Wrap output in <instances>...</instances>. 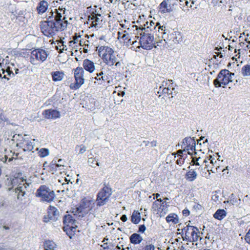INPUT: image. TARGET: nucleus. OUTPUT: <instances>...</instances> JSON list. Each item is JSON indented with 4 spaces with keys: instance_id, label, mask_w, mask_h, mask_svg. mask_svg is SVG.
<instances>
[{
    "instance_id": "obj_1",
    "label": "nucleus",
    "mask_w": 250,
    "mask_h": 250,
    "mask_svg": "<svg viewBox=\"0 0 250 250\" xmlns=\"http://www.w3.org/2000/svg\"><path fill=\"white\" fill-rule=\"evenodd\" d=\"M67 19L72 21L73 18L69 17H49L46 21L42 22L41 30L42 33L46 36L53 37L57 32L64 30L68 23Z\"/></svg>"
},
{
    "instance_id": "obj_2",
    "label": "nucleus",
    "mask_w": 250,
    "mask_h": 250,
    "mask_svg": "<svg viewBox=\"0 0 250 250\" xmlns=\"http://www.w3.org/2000/svg\"><path fill=\"white\" fill-rule=\"evenodd\" d=\"M78 208L72 209L70 213L64 216L63 223L65 226L63 229L65 231L70 238H72L75 235L77 230V220H78Z\"/></svg>"
},
{
    "instance_id": "obj_3",
    "label": "nucleus",
    "mask_w": 250,
    "mask_h": 250,
    "mask_svg": "<svg viewBox=\"0 0 250 250\" xmlns=\"http://www.w3.org/2000/svg\"><path fill=\"white\" fill-rule=\"evenodd\" d=\"M99 56L104 60V62L109 65H116L119 63L117 62V59L114 50L107 46H99L97 47Z\"/></svg>"
},
{
    "instance_id": "obj_4",
    "label": "nucleus",
    "mask_w": 250,
    "mask_h": 250,
    "mask_svg": "<svg viewBox=\"0 0 250 250\" xmlns=\"http://www.w3.org/2000/svg\"><path fill=\"white\" fill-rule=\"evenodd\" d=\"M139 33L140 35L139 46L147 50L152 49L157 42L154 40V33H152V30L146 29L144 31H142V33Z\"/></svg>"
},
{
    "instance_id": "obj_5",
    "label": "nucleus",
    "mask_w": 250,
    "mask_h": 250,
    "mask_svg": "<svg viewBox=\"0 0 250 250\" xmlns=\"http://www.w3.org/2000/svg\"><path fill=\"white\" fill-rule=\"evenodd\" d=\"M234 74L230 72L227 69L220 71L217 77L214 80L213 83L216 87H225L229 82L232 81Z\"/></svg>"
},
{
    "instance_id": "obj_6",
    "label": "nucleus",
    "mask_w": 250,
    "mask_h": 250,
    "mask_svg": "<svg viewBox=\"0 0 250 250\" xmlns=\"http://www.w3.org/2000/svg\"><path fill=\"white\" fill-rule=\"evenodd\" d=\"M178 8L177 0H163L158 7V12L162 14L175 13Z\"/></svg>"
},
{
    "instance_id": "obj_7",
    "label": "nucleus",
    "mask_w": 250,
    "mask_h": 250,
    "mask_svg": "<svg viewBox=\"0 0 250 250\" xmlns=\"http://www.w3.org/2000/svg\"><path fill=\"white\" fill-rule=\"evenodd\" d=\"M182 232L184 240L196 242L199 239V231L196 227L188 225L182 229Z\"/></svg>"
},
{
    "instance_id": "obj_8",
    "label": "nucleus",
    "mask_w": 250,
    "mask_h": 250,
    "mask_svg": "<svg viewBox=\"0 0 250 250\" xmlns=\"http://www.w3.org/2000/svg\"><path fill=\"white\" fill-rule=\"evenodd\" d=\"M12 140L16 142L17 146L22 148L24 151H32L34 147L35 140H29L23 138L21 135L15 134Z\"/></svg>"
},
{
    "instance_id": "obj_9",
    "label": "nucleus",
    "mask_w": 250,
    "mask_h": 250,
    "mask_svg": "<svg viewBox=\"0 0 250 250\" xmlns=\"http://www.w3.org/2000/svg\"><path fill=\"white\" fill-rule=\"evenodd\" d=\"M95 201L91 197L83 198L79 204V217L88 214L94 207Z\"/></svg>"
},
{
    "instance_id": "obj_10",
    "label": "nucleus",
    "mask_w": 250,
    "mask_h": 250,
    "mask_svg": "<svg viewBox=\"0 0 250 250\" xmlns=\"http://www.w3.org/2000/svg\"><path fill=\"white\" fill-rule=\"evenodd\" d=\"M36 194V196L41 197L43 201L47 202H52L55 197L54 191L45 185L41 186Z\"/></svg>"
},
{
    "instance_id": "obj_11",
    "label": "nucleus",
    "mask_w": 250,
    "mask_h": 250,
    "mask_svg": "<svg viewBox=\"0 0 250 250\" xmlns=\"http://www.w3.org/2000/svg\"><path fill=\"white\" fill-rule=\"evenodd\" d=\"M49 53L47 51L41 48L35 49L31 53L30 62L32 64H36V61L43 62L46 60Z\"/></svg>"
},
{
    "instance_id": "obj_12",
    "label": "nucleus",
    "mask_w": 250,
    "mask_h": 250,
    "mask_svg": "<svg viewBox=\"0 0 250 250\" xmlns=\"http://www.w3.org/2000/svg\"><path fill=\"white\" fill-rule=\"evenodd\" d=\"M112 194L111 188L104 186L99 192L97 197V206H102L106 204Z\"/></svg>"
},
{
    "instance_id": "obj_13",
    "label": "nucleus",
    "mask_w": 250,
    "mask_h": 250,
    "mask_svg": "<svg viewBox=\"0 0 250 250\" xmlns=\"http://www.w3.org/2000/svg\"><path fill=\"white\" fill-rule=\"evenodd\" d=\"M122 26L124 28H127V30L119 31L118 32V39H123L125 45L129 46L133 38L131 31L134 28L132 27V26L128 27V25L126 24H123Z\"/></svg>"
},
{
    "instance_id": "obj_14",
    "label": "nucleus",
    "mask_w": 250,
    "mask_h": 250,
    "mask_svg": "<svg viewBox=\"0 0 250 250\" xmlns=\"http://www.w3.org/2000/svg\"><path fill=\"white\" fill-rule=\"evenodd\" d=\"M196 142L191 137L185 138L182 142V147L184 148L185 152L187 151L189 155H192L195 152Z\"/></svg>"
},
{
    "instance_id": "obj_15",
    "label": "nucleus",
    "mask_w": 250,
    "mask_h": 250,
    "mask_svg": "<svg viewBox=\"0 0 250 250\" xmlns=\"http://www.w3.org/2000/svg\"><path fill=\"white\" fill-rule=\"evenodd\" d=\"M137 22L139 25H132V27L135 28V30L137 31V33H142V31H144L145 30H146V29H148L149 30H152V29H150L149 20L142 21V17H138V20H137ZM152 32L154 33V31H152Z\"/></svg>"
},
{
    "instance_id": "obj_16",
    "label": "nucleus",
    "mask_w": 250,
    "mask_h": 250,
    "mask_svg": "<svg viewBox=\"0 0 250 250\" xmlns=\"http://www.w3.org/2000/svg\"><path fill=\"white\" fill-rule=\"evenodd\" d=\"M45 118L47 119H56L61 117V113L55 109H49L45 110L42 113Z\"/></svg>"
},
{
    "instance_id": "obj_17",
    "label": "nucleus",
    "mask_w": 250,
    "mask_h": 250,
    "mask_svg": "<svg viewBox=\"0 0 250 250\" xmlns=\"http://www.w3.org/2000/svg\"><path fill=\"white\" fill-rule=\"evenodd\" d=\"M77 34H75V36L74 37L73 40L69 42V49L70 52L71 53V55L75 57V58L77 61H78V49H77Z\"/></svg>"
},
{
    "instance_id": "obj_18",
    "label": "nucleus",
    "mask_w": 250,
    "mask_h": 250,
    "mask_svg": "<svg viewBox=\"0 0 250 250\" xmlns=\"http://www.w3.org/2000/svg\"><path fill=\"white\" fill-rule=\"evenodd\" d=\"M88 18V23L91 27H94L96 28H99L102 26L103 19L98 17H87Z\"/></svg>"
},
{
    "instance_id": "obj_19",
    "label": "nucleus",
    "mask_w": 250,
    "mask_h": 250,
    "mask_svg": "<svg viewBox=\"0 0 250 250\" xmlns=\"http://www.w3.org/2000/svg\"><path fill=\"white\" fill-rule=\"evenodd\" d=\"M84 16H101L99 13V10L97 9V6L94 5L93 7L91 6H88L84 13Z\"/></svg>"
},
{
    "instance_id": "obj_20",
    "label": "nucleus",
    "mask_w": 250,
    "mask_h": 250,
    "mask_svg": "<svg viewBox=\"0 0 250 250\" xmlns=\"http://www.w3.org/2000/svg\"><path fill=\"white\" fill-rule=\"evenodd\" d=\"M166 221L170 225H175L179 222V217L178 215L173 213L169 214L166 218Z\"/></svg>"
},
{
    "instance_id": "obj_21",
    "label": "nucleus",
    "mask_w": 250,
    "mask_h": 250,
    "mask_svg": "<svg viewBox=\"0 0 250 250\" xmlns=\"http://www.w3.org/2000/svg\"><path fill=\"white\" fill-rule=\"evenodd\" d=\"M83 66L85 70L92 73L95 70L94 63L89 60L86 59L83 61Z\"/></svg>"
},
{
    "instance_id": "obj_22",
    "label": "nucleus",
    "mask_w": 250,
    "mask_h": 250,
    "mask_svg": "<svg viewBox=\"0 0 250 250\" xmlns=\"http://www.w3.org/2000/svg\"><path fill=\"white\" fill-rule=\"evenodd\" d=\"M48 216L50 220H56L59 216V211L55 207H50L48 211Z\"/></svg>"
},
{
    "instance_id": "obj_23",
    "label": "nucleus",
    "mask_w": 250,
    "mask_h": 250,
    "mask_svg": "<svg viewBox=\"0 0 250 250\" xmlns=\"http://www.w3.org/2000/svg\"><path fill=\"white\" fill-rule=\"evenodd\" d=\"M197 177V173L194 169L188 171L185 175L186 179L189 182H193Z\"/></svg>"
},
{
    "instance_id": "obj_24",
    "label": "nucleus",
    "mask_w": 250,
    "mask_h": 250,
    "mask_svg": "<svg viewBox=\"0 0 250 250\" xmlns=\"http://www.w3.org/2000/svg\"><path fill=\"white\" fill-rule=\"evenodd\" d=\"M28 186V184L27 183L23 184V186H21L20 185L15 189V192L18 193L17 198H21V193H22V196H24L26 191L25 189Z\"/></svg>"
},
{
    "instance_id": "obj_25",
    "label": "nucleus",
    "mask_w": 250,
    "mask_h": 250,
    "mask_svg": "<svg viewBox=\"0 0 250 250\" xmlns=\"http://www.w3.org/2000/svg\"><path fill=\"white\" fill-rule=\"evenodd\" d=\"M170 38L173 40V42L176 43H179L182 41V37L181 32L176 30L174 31L170 34Z\"/></svg>"
},
{
    "instance_id": "obj_26",
    "label": "nucleus",
    "mask_w": 250,
    "mask_h": 250,
    "mask_svg": "<svg viewBox=\"0 0 250 250\" xmlns=\"http://www.w3.org/2000/svg\"><path fill=\"white\" fill-rule=\"evenodd\" d=\"M129 239L130 242L134 245L139 244L143 240L142 237L137 233L132 234Z\"/></svg>"
},
{
    "instance_id": "obj_27",
    "label": "nucleus",
    "mask_w": 250,
    "mask_h": 250,
    "mask_svg": "<svg viewBox=\"0 0 250 250\" xmlns=\"http://www.w3.org/2000/svg\"><path fill=\"white\" fill-rule=\"evenodd\" d=\"M241 199H238L237 198H236L233 193L230 194V195L229 196V200L227 201L224 202L225 203H230L232 205H235L236 206H239L241 204Z\"/></svg>"
},
{
    "instance_id": "obj_28",
    "label": "nucleus",
    "mask_w": 250,
    "mask_h": 250,
    "mask_svg": "<svg viewBox=\"0 0 250 250\" xmlns=\"http://www.w3.org/2000/svg\"><path fill=\"white\" fill-rule=\"evenodd\" d=\"M48 7V3L45 0H42L40 2L37 7V10L39 14H42L45 12Z\"/></svg>"
},
{
    "instance_id": "obj_29",
    "label": "nucleus",
    "mask_w": 250,
    "mask_h": 250,
    "mask_svg": "<svg viewBox=\"0 0 250 250\" xmlns=\"http://www.w3.org/2000/svg\"><path fill=\"white\" fill-rule=\"evenodd\" d=\"M9 66L6 67V72L9 76H14V74L13 73V71H14L15 74L18 73L19 69L16 68L14 65V64L12 62H9Z\"/></svg>"
},
{
    "instance_id": "obj_30",
    "label": "nucleus",
    "mask_w": 250,
    "mask_h": 250,
    "mask_svg": "<svg viewBox=\"0 0 250 250\" xmlns=\"http://www.w3.org/2000/svg\"><path fill=\"white\" fill-rule=\"evenodd\" d=\"M57 245L53 241L45 240L43 244V248L45 250H55Z\"/></svg>"
},
{
    "instance_id": "obj_31",
    "label": "nucleus",
    "mask_w": 250,
    "mask_h": 250,
    "mask_svg": "<svg viewBox=\"0 0 250 250\" xmlns=\"http://www.w3.org/2000/svg\"><path fill=\"white\" fill-rule=\"evenodd\" d=\"M227 215V212L224 209H218L213 214V217L219 220H221Z\"/></svg>"
},
{
    "instance_id": "obj_32",
    "label": "nucleus",
    "mask_w": 250,
    "mask_h": 250,
    "mask_svg": "<svg viewBox=\"0 0 250 250\" xmlns=\"http://www.w3.org/2000/svg\"><path fill=\"white\" fill-rule=\"evenodd\" d=\"M169 206V203L161 202L159 208V213L161 216H163L168 211Z\"/></svg>"
},
{
    "instance_id": "obj_33",
    "label": "nucleus",
    "mask_w": 250,
    "mask_h": 250,
    "mask_svg": "<svg viewBox=\"0 0 250 250\" xmlns=\"http://www.w3.org/2000/svg\"><path fill=\"white\" fill-rule=\"evenodd\" d=\"M131 220L134 224H138L141 221L140 213L138 211H134L131 216Z\"/></svg>"
},
{
    "instance_id": "obj_34",
    "label": "nucleus",
    "mask_w": 250,
    "mask_h": 250,
    "mask_svg": "<svg viewBox=\"0 0 250 250\" xmlns=\"http://www.w3.org/2000/svg\"><path fill=\"white\" fill-rule=\"evenodd\" d=\"M64 76V74L60 71H55L52 73V79L54 81H61Z\"/></svg>"
},
{
    "instance_id": "obj_35",
    "label": "nucleus",
    "mask_w": 250,
    "mask_h": 250,
    "mask_svg": "<svg viewBox=\"0 0 250 250\" xmlns=\"http://www.w3.org/2000/svg\"><path fill=\"white\" fill-rule=\"evenodd\" d=\"M75 72L74 73V77L75 79V83H72L70 84V88L71 89H77L78 88V73H76V71L78 70V67H77L74 69Z\"/></svg>"
},
{
    "instance_id": "obj_36",
    "label": "nucleus",
    "mask_w": 250,
    "mask_h": 250,
    "mask_svg": "<svg viewBox=\"0 0 250 250\" xmlns=\"http://www.w3.org/2000/svg\"><path fill=\"white\" fill-rule=\"evenodd\" d=\"M192 208L193 211L198 213H201L204 211V208L202 205L198 203L194 202Z\"/></svg>"
},
{
    "instance_id": "obj_37",
    "label": "nucleus",
    "mask_w": 250,
    "mask_h": 250,
    "mask_svg": "<svg viewBox=\"0 0 250 250\" xmlns=\"http://www.w3.org/2000/svg\"><path fill=\"white\" fill-rule=\"evenodd\" d=\"M242 74L243 76H250V65L246 64L245 65L241 70Z\"/></svg>"
},
{
    "instance_id": "obj_38",
    "label": "nucleus",
    "mask_w": 250,
    "mask_h": 250,
    "mask_svg": "<svg viewBox=\"0 0 250 250\" xmlns=\"http://www.w3.org/2000/svg\"><path fill=\"white\" fill-rule=\"evenodd\" d=\"M162 202V200L160 198L159 199H157L155 202H153L152 208L154 211H157L159 213V208L160 206L161 203Z\"/></svg>"
},
{
    "instance_id": "obj_39",
    "label": "nucleus",
    "mask_w": 250,
    "mask_h": 250,
    "mask_svg": "<svg viewBox=\"0 0 250 250\" xmlns=\"http://www.w3.org/2000/svg\"><path fill=\"white\" fill-rule=\"evenodd\" d=\"M129 45H131L130 48L136 52L138 51V49L141 48L139 46V42H137L136 41H131Z\"/></svg>"
},
{
    "instance_id": "obj_40",
    "label": "nucleus",
    "mask_w": 250,
    "mask_h": 250,
    "mask_svg": "<svg viewBox=\"0 0 250 250\" xmlns=\"http://www.w3.org/2000/svg\"><path fill=\"white\" fill-rule=\"evenodd\" d=\"M84 71L83 68L79 67V74H80V76L79 77V87L81 85L83 84L84 81Z\"/></svg>"
},
{
    "instance_id": "obj_41",
    "label": "nucleus",
    "mask_w": 250,
    "mask_h": 250,
    "mask_svg": "<svg viewBox=\"0 0 250 250\" xmlns=\"http://www.w3.org/2000/svg\"><path fill=\"white\" fill-rule=\"evenodd\" d=\"M49 151L47 148H42L39 150L38 152L39 155L41 157H44L49 155Z\"/></svg>"
},
{
    "instance_id": "obj_42",
    "label": "nucleus",
    "mask_w": 250,
    "mask_h": 250,
    "mask_svg": "<svg viewBox=\"0 0 250 250\" xmlns=\"http://www.w3.org/2000/svg\"><path fill=\"white\" fill-rule=\"evenodd\" d=\"M88 163L90 166L93 167H95L97 166H99V163L97 162V161H96L95 159L92 157H90L88 158Z\"/></svg>"
},
{
    "instance_id": "obj_43",
    "label": "nucleus",
    "mask_w": 250,
    "mask_h": 250,
    "mask_svg": "<svg viewBox=\"0 0 250 250\" xmlns=\"http://www.w3.org/2000/svg\"><path fill=\"white\" fill-rule=\"evenodd\" d=\"M142 250H156V247L152 243H146V245L142 248Z\"/></svg>"
},
{
    "instance_id": "obj_44",
    "label": "nucleus",
    "mask_w": 250,
    "mask_h": 250,
    "mask_svg": "<svg viewBox=\"0 0 250 250\" xmlns=\"http://www.w3.org/2000/svg\"><path fill=\"white\" fill-rule=\"evenodd\" d=\"M83 42L81 40L79 41V46H81L80 48H79V52H80L81 53L83 51L84 53H86L88 52V45H85V46H83L82 45Z\"/></svg>"
},
{
    "instance_id": "obj_45",
    "label": "nucleus",
    "mask_w": 250,
    "mask_h": 250,
    "mask_svg": "<svg viewBox=\"0 0 250 250\" xmlns=\"http://www.w3.org/2000/svg\"><path fill=\"white\" fill-rule=\"evenodd\" d=\"M211 5L214 7L220 6L221 5V4L223 3V1L222 0H211Z\"/></svg>"
},
{
    "instance_id": "obj_46",
    "label": "nucleus",
    "mask_w": 250,
    "mask_h": 250,
    "mask_svg": "<svg viewBox=\"0 0 250 250\" xmlns=\"http://www.w3.org/2000/svg\"><path fill=\"white\" fill-rule=\"evenodd\" d=\"M11 13L12 15H13V16H16V15H18V16H21L25 15L26 14L25 10H19V9L16 10L15 11H12Z\"/></svg>"
},
{
    "instance_id": "obj_47",
    "label": "nucleus",
    "mask_w": 250,
    "mask_h": 250,
    "mask_svg": "<svg viewBox=\"0 0 250 250\" xmlns=\"http://www.w3.org/2000/svg\"><path fill=\"white\" fill-rule=\"evenodd\" d=\"M169 92L168 93V95H172L171 97H173V95H176L177 93V91L175 89V87H172V86L169 85Z\"/></svg>"
},
{
    "instance_id": "obj_48",
    "label": "nucleus",
    "mask_w": 250,
    "mask_h": 250,
    "mask_svg": "<svg viewBox=\"0 0 250 250\" xmlns=\"http://www.w3.org/2000/svg\"><path fill=\"white\" fill-rule=\"evenodd\" d=\"M121 1L123 4L129 2L127 0H109V3L116 4Z\"/></svg>"
},
{
    "instance_id": "obj_49",
    "label": "nucleus",
    "mask_w": 250,
    "mask_h": 250,
    "mask_svg": "<svg viewBox=\"0 0 250 250\" xmlns=\"http://www.w3.org/2000/svg\"><path fill=\"white\" fill-rule=\"evenodd\" d=\"M172 81L171 80H167V81H163L162 83L161 87V88L163 87H167L168 86V85L172 84V83H170V82Z\"/></svg>"
},
{
    "instance_id": "obj_50",
    "label": "nucleus",
    "mask_w": 250,
    "mask_h": 250,
    "mask_svg": "<svg viewBox=\"0 0 250 250\" xmlns=\"http://www.w3.org/2000/svg\"><path fill=\"white\" fill-rule=\"evenodd\" d=\"M201 159L200 157H199L198 158H195L192 157V162L193 163V165H196V166H200V160Z\"/></svg>"
},
{
    "instance_id": "obj_51",
    "label": "nucleus",
    "mask_w": 250,
    "mask_h": 250,
    "mask_svg": "<svg viewBox=\"0 0 250 250\" xmlns=\"http://www.w3.org/2000/svg\"><path fill=\"white\" fill-rule=\"evenodd\" d=\"M156 24H155L153 21L150 20H149V26H150V29H152V31H154L153 30L155 29L156 26L159 24V23L157 22Z\"/></svg>"
},
{
    "instance_id": "obj_52",
    "label": "nucleus",
    "mask_w": 250,
    "mask_h": 250,
    "mask_svg": "<svg viewBox=\"0 0 250 250\" xmlns=\"http://www.w3.org/2000/svg\"><path fill=\"white\" fill-rule=\"evenodd\" d=\"M190 1H191V0H189ZM180 1L181 2H183V3H181L180 4L181 5H184L185 4L186 6H187L188 7H191V5L190 4V5L189 6L188 4L189 3V1H188V0H180ZM192 3L193 4L194 3V2H193V0H192Z\"/></svg>"
},
{
    "instance_id": "obj_53",
    "label": "nucleus",
    "mask_w": 250,
    "mask_h": 250,
    "mask_svg": "<svg viewBox=\"0 0 250 250\" xmlns=\"http://www.w3.org/2000/svg\"><path fill=\"white\" fill-rule=\"evenodd\" d=\"M7 121V119L3 114L2 110L0 109V123Z\"/></svg>"
},
{
    "instance_id": "obj_54",
    "label": "nucleus",
    "mask_w": 250,
    "mask_h": 250,
    "mask_svg": "<svg viewBox=\"0 0 250 250\" xmlns=\"http://www.w3.org/2000/svg\"><path fill=\"white\" fill-rule=\"evenodd\" d=\"M53 168L56 169V170L57 171L58 170H62V168L61 167H63V166L62 164H53Z\"/></svg>"
},
{
    "instance_id": "obj_55",
    "label": "nucleus",
    "mask_w": 250,
    "mask_h": 250,
    "mask_svg": "<svg viewBox=\"0 0 250 250\" xmlns=\"http://www.w3.org/2000/svg\"><path fill=\"white\" fill-rule=\"evenodd\" d=\"M245 240L248 243L250 244V229L249 230L248 232L246 233V237H245Z\"/></svg>"
},
{
    "instance_id": "obj_56",
    "label": "nucleus",
    "mask_w": 250,
    "mask_h": 250,
    "mask_svg": "<svg viewBox=\"0 0 250 250\" xmlns=\"http://www.w3.org/2000/svg\"><path fill=\"white\" fill-rule=\"evenodd\" d=\"M169 85H168V86L167 87H163L162 89V91H161V94H167L168 95V93L169 92Z\"/></svg>"
},
{
    "instance_id": "obj_57",
    "label": "nucleus",
    "mask_w": 250,
    "mask_h": 250,
    "mask_svg": "<svg viewBox=\"0 0 250 250\" xmlns=\"http://www.w3.org/2000/svg\"><path fill=\"white\" fill-rule=\"evenodd\" d=\"M146 229V226L144 225H140L139 228V232L144 233Z\"/></svg>"
},
{
    "instance_id": "obj_58",
    "label": "nucleus",
    "mask_w": 250,
    "mask_h": 250,
    "mask_svg": "<svg viewBox=\"0 0 250 250\" xmlns=\"http://www.w3.org/2000/svg\"><path fill=\"white\" fill-rule=\"evenodd\" d=\"M11 153H12L13 154H12V156L11 158H10L9 159V162H10L13 159H16L17 157H18V153H15V152H12L11 151H10Z\"/></svg>"
},
{
    "instance_id": "obj_59",
    "label": "nucleus",
    "mask_w": 250,
    "mask_h": 250,
    "mask_svg": "<svg viewBox=\"0 0 250 250\" xmlns=\"http://www.w3.org/2000/svg\"><path fill=\"white\" fill-rule=\"evenodd\" d=\"M190 211L188 209L185 208L183 210V214L185 216H188L189 215Z\"/></svg>"
},
{
    "instance_id": "obj_60",
    "label": "nucleus",
    "mask_w": 250,
    "mask_h": 250,
    "mask_svg": "<svg viewBox=\"0 0 250 250\" xmlns=\"http://www.w3.org/2000/svg\"><path fill=\"white\" fill-rule=\"evenodd\" d=\"M165 28H166V27L164 26H160L158 27L159 29H161V30L162 31V34H165L166 33L165 32Z\"/></svg>"
},
{
    "instance_id": "obj_61",
    "label": "nucleus",
    "mask_w": 250,
    "mask_h": 250,
    "mask_svg": "<svg viewBox=\"0 0 250 250\" xmlns=\"http://www.w3.org/2000/svg\"><path fill=\"white\" fill-rule=\"evenodd\" d=\"M103 74V72H101V73H100L99 74H97V77H95V79L96 80H98H98H99L100 81H101V79H102V81H104V79H103V76H102V77H101V78H100V77H99V78H98V77L101 76H102Z\"/></svg>"
},
{
    "instance_id": "obj_62",
    "label": "nucleus",
    "mask_w": 250,
    "mask_h": 250,
    "mask_svg": "<svg viewBox=\"0 0 250 250\" xmlns=\"http://www.w3.org/2000/svg\"><path fill=\"white\" fill-rule=\"evenodd\" d=\"M184 160L182 158H180V159H178L177 160V164L179 165H181L183 164Z\"/></svg>"
},
{
    "instance_id": "obj_63",
    "label": "nucleus",
    "mask_w": 250,
    "mask_h": 250,
    "mask_svg": "<svg viewBox=\"0 0 250 250\" xmlns=\"http://www.w3.org/2000/svg\"><path fill=\"white\" fill-rule=\"evenodd\" d=\"M121 219L122 221L123 222H125L127 221V217L125 215H123L122 216L121 218Z\"/></svg>"
},
{
    "instance_id": "obj_64",
    "label": "nucleus",
    "mask_w": 250,
    "mask_h": 250,
    "mask_svg": "<svg viewBox=\"0 0 250 250\" xmlns=\"http://www.w3.org/2000/svg\"><path fill=\"white\" fill-rule=\"evenodd\" d=\"M150 145L152 147L156 146H157V142L156 141H153L150 142Z\"/></svg>"
}]
</instances>
